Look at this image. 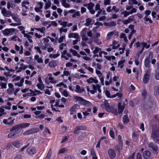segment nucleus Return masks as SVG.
<instances>
[{
  "mask_svg": "<svg viewBox=\"0 0 159 159\" xmlns=\"http://www.w3.org/2000/svg\"><path fill=\"white\" fill-rule=\"evenodd\" d=\"M153 141L159 143V129L158 128H153L151 135Z\"/></svg>",
  "mask_w": 159,
  "mask_h": 159,
  "instance_id": "1",
  "label": "nucleus"
},
{
  "mask_svg": "<svg viewBox=\"0 0 159 159\" xmlns=\"http://www.w3.org/2000/svg\"><path fill=\"white\" fill-rule=\"evenodd\" d=\"M30 124L28 123H22L20 124L15 125L12 127V130L19 129L20 130V129H25L29 127Z\"/></svg>",
  "mask_w": 159,
  "mask_h": 159,
  "instance_id": "2",
  "label": "nucleus"
},
{
  "mask_svg": "<svg viewBox=\"0 0 159 159\" xmlns=\"http://www.w3.org/2000/svg\"><path fill=\"white\" fill-rule=\"evenodd\" d=\"M10 130L11 132L8 135V137L9 138L15 137L18 135L21 132V130H19V129L12 130V128Z\"/></svg>",
  "mask_w": 159,
  "mask_h": 159,
  "instance_id": "3",
  "label": "nucleus"
},
{
  "mask_svg": "<svg viewBox=\"0 0 159 159\" xmlns=\"http://www.w3.org/2000/svg\"><path fill=\"white\" fill-rule=\"evenodd\" d=\"M92 90H91V92L92 94H93L95 93H96L97 90H98L99 93H100L101 92V86L98 84H93L92 85Z\"/></svg>",
  "mask_w": 159,
  "mask_h": 159,
  "instance_id": "4",
  "label": "nucleus"
},
{
  "mask_svg": "<svg viewBox=\"0 0 159 159\" xmlns=\"http://www.w3.org/2000/svg\"><path fill=\"white\" fill-rule=\"evenodd\" d=\"M94 6V4L92 2L84 5V6L86 7L89 10L90 13L92 14H94L95 13V10L93 9Z\"/></svg>",
  "mask_w": 159,
  "mask_h": 159,
  "instance_id": "5",
  "label": "nucleus"
},
{
  "mask_svg": "<svg viewBox=\"0 0 159 159\" xmlns=\"http://www.w3.org/2000/svg\"><path fill=\"white\" fill-rule=\"evenodd\" d=\"M16 31L14 28L7 29L2 31V33L6 35H12Z\"/></svg>",
  "mask_w": 159,
  "mask_h": 159,
  "instance_id": "6",
  "label": "nucleus"
},
{
  "mask_svg": "<svg viewBox=\"0 0 159 159\" xmlns=\"http://www.w3.org/2000/svg\"><path fill=\"white\" fill-rule=\"evenodd\" d=\"M137 11V9L135 8H133L129 11H124L121 12V15H123V17H127L130 14H132L134 13H135Z\"/></svg>",
  "mask_w": 159,
  "mask_h": 159,
  "instance_id": "7",
  "label": "nucleus"
},
{
  "mask_svg": "<svg viewBox=\"0 0 159 159\" xmlns=\"http://www.w3.org/2000/svg\"><path fill=\"white\" fill-rule=\"evenodd\" d=\"M151 71L150 70H148L146 73L144 75V77L143 78V82L144 84H146L148 81Z\"/></svg>",
  "mask_w": 159,
  "mask_h": 159,
  "instance_id": "8",
  "label": "nucleus"
},
{
  "mask_svg": "<svg viewBox=\"0 0 159 159\" xmlns=\"http://www.w3.org/2000/svg\"><path fill=\"white\" fill-rule=\"evenodd\" d=\"M39 129L31 128L24 132L23 134L24 135L30 134L37 133L39 131Z\"/></svg>",
  "mask_w": 159,
  "mask_h": 159,
  "instance_id": "9",
  "label": "nucleus"
},
{
  "mask_svg": "<svg viewBox=\"0 0 159 159\" xmlns=\"http://www.w3.org/2000/svg\"><path fill=\"white\" fill-rule=\"evenodd\" d=\"M1 13L3 16L6 17H10L12 15L11 12L10 11L7 10L5 8H3L2 9Z\"/></svg>",
  "mask_w": 159,
  "mask_h": 159,
  "instance_id": "10",
  "label": "nucleus"
},
{
  "mask_svg": "<svg viewBox=\"0 0 159 159\" xmlns=\"http://www.w3.org/2000/svg\"><path fill=\"white\" fill-rule=\"evenodd\" d=\"M8 88L7 90V92L9 94L11 95L14 93V85L11 83L8 84Z\"/></svg>",
  "mask_w": 159,
  "mask_h": 159,
  "instance_id": "11",
  "label": "nucleus"
},
{
  "mask_svg": "<svg viewBox=\"0 0 159 159\" xmlns=\"http://www.w3.org/2000/svg\"><path fill=\"white\" fill-rule=\"evenodd\" d=\"M42 49L44 50H47L48 52H50L54 50V49L52 47L50 44H46L42 46Z\"/></svg>",
  "mask_w": 159,
  "mask_h": 159,
  "instance_id": "12",
  "label": "nucleus"
},
{
  "mask_svg": "<svg viewBox=\"0 0 159 159\" xmlns=\"http://www.w3.org/2000/svg\"><path fill=\"white\" fill-rule=\"evenodd\" d=\"M107 152L110 157L111 159L114 158L116 156L115 151L112 148H109Z\"/></svg>",
  "mask_w": 159,
  "mask_h": 159,
  "instance_id": "13",
  "label": "nucleus"
},
{
  "mask_svg": "<svg viewBox=\"0 0 159 159\" xmlns=\"http://www.w3.org/2000/svg\"><path fill=\"white\" fill-rule=\"evenodd\" d=\"M125 104L124 102H119L118 104V112L121 113L125 108Z\"/></svg>",
  "mask_w": 159,
  "mask_h": 159,
  "instance_id": "14",
  "label": "nucleus"
},
{
  "mask_svg": "<svg viewBox=\"0 0 159 159\" xmlns=\"http://www.w3.org/2000/svg\"><path fill=\"white\" fill-rule=\"evenodd\" d=\"M27 152L29 155H32L36 153V149L35 147L31 146L29 147L26 150Z\"/></svg>",
  "mask_w": 159,
  "mask_h": 159,
  "instance_id": "15",
  "label": "nucleus"
},
{
  "mask_svg": "<svg viewBox=\"0 0 159 159\" xmlns=\"http://www.w3.org/2000/svg\"><path fill=\"white\" fill-rule=\"evenodd\" d=\"M86 129V127L84 125H79L76 127L74 130V133L75 134H78V131L80 130H85Z\"/></svg>",
  "mask_w": 159,
  "mask_h": 159,
  "instance_id": "16",
  "label": "nucleus"
},
{
  "mask_svg": "<svg viewBox=\"0 0 159 159\" xmlns=\"http://www.w3.org/2000/svg\"><path fill=\"white\" fill-rule=\"evenodd\" d=\"M86 28L83 29L81 32V35L82 36V40L84 41H86L88 40V38L86 34L85 30Z\"/></svg>",
  "mask_w": 159,
  "mask_h": 159,
  "instance_id": "17",
  "label": "nucleus"
},
{
  "mask_svg": "<svg viewBox=\"0 0 159 159\" xmlns=\"http://www.w3.org/2000/svg\"><path fill=\"white\" fill-rule=\"evenodd\" d=\"M148 146L155 152H157L158 151V149L157 146L153 142H151L149 143Z\"/></svg>",
  "mask_w": 159,
  "mask_h": 159,
  "instance_id": "18",
  "label": "nucleus"
},
{
  "mask_svg": "<svg viewBox=\"0 0 159 159\" xmlns=\"http://www.w3.org/2000/svg\"><path fill=\"white\" fill-rule=\"evenodd\" d=\"M45 80V83L47 84H48L50 83L55 84L57 82L56 80H55L52 77L50 78L47 77Z\"/></svg>",
  "mask_w": 159,
  "mask_h": 159,
  "instance_id": "19",
  "label": "nucleus"
},
{
  "mask_svg": "<svg viewBox=\"0 0 159 159\" xmlns=\"http://www.w3.org/2000/svg\"><path fill=\"white\" fill-rule=\"evenodd\" d=\"M75 91L78 93H81L85 91V90L83 87H81L79 85H76Z\"/></svg>",
  "mask_w": 159,
  "mask_h": 159,
  "instance_id": "20",
  "label": "nucleus"
},
{
  "mask_svg": "<svg viewBox=\"0 0 159 159\" xmlns=\"http://www.w3.org/2000/svg\"><path fill=\"white\" fill-rule=\"evenodd\" d=\"M86 82L88 83L89 84L93 83L97 84L98 82V81L96 78L93 77H90L87 80Z\"/></svg>",
  "mask_w": 159,
  "mask_h": 159,
  "instance_id": "21",
  "label": "nucleus"
},
{
  "mask_svg": "<svg viewBox=\"0 0 159 159\" xmlns=\"http://www.w3.org/2000/svg\"><path fill=\"white\" fill-rule=\"evenodd\" d=\"M73 99L75 101V102H78L82 104L84 99L81 97L74 96L73 97Z\"/></svg>",
  "mask_w": 159,
  "mask_h": 159,
  "instance_id": "22",
  "label": "nucleus"
},
{
  "mask_svg": "<svg viewBox=\"0 0 159 159\" xmlns=\"http://www.w3.org/2000/svg\"><path fill=\"white\" fill-rule=\"evenodd\" d=\"M79 107V106L77 104H75L73 106H72L70 108V115H73L74 114L75 112V110L76 109H78Z\"/></svg>",
  "mask_w": 159,
  "mask_h": 159,
  "instance_id": "23",
  "label": "nucleus"
},
{
  "mask_svg": "<svg viewBox=\"0 0 159 159\" xmlns=\"http://www.w3.org/2000/svg\"><path fill=\"white\" fill-rule=\"evenodd\" d=\"M68 37L69 38H74L75 39H77L80 38L79 34L76 33H70L68 35Z\"/></svg>",
  "mask_w": 159,
  "mask_h": 159,
  "instance_id": "24",
  "label": "nucleus"
},
{
  "mask_svg": "<svg viewBox=\"0 0 159 159\" xmlns=\"http://www.w3.org/2000/svg\"><path fill=\"white\" fill-rule=\"evenodd\" d=\"M15 119H14L13 120H12L10 122H8V120L7 119H4L3 120V123H4L5 124L9 125L11 126L14 123V121L15 120Z\"/></svg>",
  "mask_w": 159,
  "mask_h": 159,
  "instance_id": "25",
  "label": "nucleus"
},
{
  "mask_svg": "<svg viewBox=\"0 0 159 159\" xmlns=\"http://www.w3.org/2000/svg\"><path fill=\"white\" fill-rule=\"evenodd\" d=\"M11 16L12 18L16 22L19 23H20V20L18 17V15L17 14L13 13L12 14Z\"/></svg>",
  "mask_w": 159,
  "mask_h": 159,
  "instance_id": "26",
  "label": "nucleus"
},
{
  "mask_svg": "<svg viewBox=\"0 0 159 159\" xmlns=\"http://www.w3.org/2000/svg\"><path fill=\"white\" fill-rule=\"evenodd\" d=\"M151 155V152L149 151H145L143 153V157L145 159L149 158Z\"/></svg>",
  "mask_w": 159,
  "mask_h": 159,
  "instance_id": "27",
  "label": "nucleus"
},
{
  "mask_svg": "<svg viewBox=\"0 0 159 159\" xmlns=\"http://www.w3.org/2000/svg\"><path fill=\"white\" fill-rule=\"evenodd\" d=\"M58 62L57 61L53 60L48 63V66L51 68L55 67L57 65Z\"/></svg>",
  "mask_w": 159,
  "mask_h": 159,
  "instance_id": "28",
  "label": "nucleus"
},
{
  "mask_svg": "<svg viewBox=\"0 0 159 159\" xmlns=\"http://www.w3.org/2000/svg\"><path fill=\"white\" fill-rule=\"evenodd\" d=\"M34 59L39 63H43V60L41 57H39L38 55H36L34 56Z\"/></svg>",
  "mask_w": 159,
  "mask_h": 159,
  "instance_id": "29",
  "label": "nucleus"
},
{
  "mask_svg": "<svg viewBox=\"0 0 159 159\" xmlns=\"http://www.w3.org/2000/svg\"><path fill=\"white\" fill-rule=\"evenodd\" d=\"M82 66L85 67V69H86L87 70H88L91 73H93V69L92 68L88 66L86 64L84 63L82 64Z\"/></svg>",
  "mask_w": 159,
  "mask_h": 159,
  "instance_id": "30",
  "label": "nucleus"
},
{
  "mask_svg": "<svg viewBox=\"0 0 159 159\" xmlns=\"http://www.w3.org/2000/svg\"><path fill=\"white\" fill-rule=\"evenodd\" d=\"M92 21V19L90 18H87L85 20V23L84 24L85 25L87 26H89L90 25Z\"/></svg>",
  "mask_w": 159,
  "mask_h": 159,
  "instance_id": "31",
  "label": "nucleus"
},
{
  "mask_svg": "<svg viewBox=\"0 0 159 159\" xmlns=\"http://www.w3.org/2000/svg\"><path fill=\"white\" fill-rule=\"evenodd\" d=\"M120 37L121 39H123L124 41L126 43H127L128 40L125 34L124 33H121L120 35Z\"/></svg>",
  "mask_w": 159,
  "mask_h": 159,
  "instance_id": "32",
  "label": "nucleus"
},
{
  "mask_svg": "<svg viewBox=\"0 0 159 159\" xmlns=\"http://www.w3.org/2000/svg\"><path fill=\"white\" fill-rule=\"evenodd\" d=\"M24 79L23 78H21L20 82L15 83V85L18 87H22L23 85V83L24 82Z\"/></svg>",
  "mask_w": 159,
  "mask_h": 159,
  "instance_id": "33",
  "label": "nucleus"
},
{
  "mask_svg": "<svg viewBox=\"0 0 159 159\" xmlns=\"http://www.w3.org/2000/svg\"><path fill=\"white\" fill-rule=\"evenodd\" d=\"M82 105L89 107L92 105V103L89 101L84 99Z\"/></svg>",
  "mask_w": 159,
  "mask_h": 159,
  "instance_id": "34",
  "label": "nucleus"
},
{
  "mask_svg": "<svg viewBox=\"0 0 159 159\" xmlns=\"http://www.w3.org/2000/svg\"><path fill=\"white\" fill-rule=\"evenodd\" d=\"M91 155L92 157V159H98L95 152L93 149H91L90 151Z\"/></svg>",
  "mask_w": 159,
  "mask_h": 159,
  "instance_id": "35",
  "label": "nucleus"
},
{
  "mask_svg": "<svg viewBox=\"0 0 159 159\" xmlns=\"http://www.w3.org/2000/svg\"><path fill=\"white\" fill-rule=\"evenodd\" d=\"M91 111V109L90 108H89L84 111H83L82 113L84 116H87L90 114L89 113Z\"/></svg>",
  "mask_w": 159,
  "mask_h": 159,
  "instance_id": "36",
  "label": "nucleus"
},
{
  "mask_svg": "<svg viewBox=\"0 0 159 159\" xmlns=\"http://www.w3.org/2000/svg\"><path fill=\"white\" fill-rule=\"evenodd\" d=\"M106 110L108 112H111L113 107H111L108 103L105 104Z\"/></svg>",
  "mask_w": 159,
  "mask_h": 159,
  "instance_id": "37",
  "label": "nucleus"
},
{
  "mask_svg": "<svg viewBox=\"0 0 159 159\" xmlns=\"http://www.w3.org/2000/svg\"><path fill=\"white\" fill-rule=\"evenodd\" d=\"M123 96V94L120 93H117L116 94L113 95L112 97H113V98H115L116 97V96L118 97V98H119V99H121Z\"/></svg>",
  "mask_w": 159,
  "mask_h": 159,
  "instance_id": "38",
  "label": "nucleus"
},
{
  "mask_svg": "<svg viewBox=\"0 0 159 159\" xmlns=\"http://www.w3.org/2000/svg\"><path fill=\"white\" fill-rule=\"evenodd\" d=\"M36 86L38 89L40 90H43L45 88L44 85L43 83H38Z\"/></svg>",
  "mask_w": 159,
  "mask_h": 159,
  "instance_id": "39",
  "label": "nucleus"
},
{
  "mask_svg": "<svg viewBox=\"0 0 159 159\" xmlns=\"http://www.w3.org/2000/svg\"><path fill=\"white\" fill-rule=\"evenodd\" d=\"M123 122L125 124H126L129 122V120L127 115H124L123 118Z\"/></svg>",
  "mask_w": 159,
  "mask_h": 159,
  "instance_id": "40",
  "label": "nucleus"
},
{
  "mask_svg": "<svg viewBox=\"0 0 159 159\" xmlns=\"http://www.w3.org/2000/svg\"><path fill=\"white\" fill-rule=\"evenodd\" d=\"M29 4L30 2L29 1H24L21 3V6L27 9L28 7L26 5H29Z\"/></svg>",
  "mask_w": 159,
  "mask_h": 159,
  "instance_id": "41",
  "label": "nucleus"
},
{
  "mask_svg": "<svg viewBox=\"0 0 159 159\" xmlns=\"http://www.w3.org/2000/svg\"><path fill=\"white\" fill-rule=\"evenodd\" d=\"M150 61L149 60V59L148 58H146L144 61V65L146 67H150Z\"/></svg>",
  "mask_w": 159,
  "mask_h": 159,
  "instance_id": "42",
  "label": "nucleus"
},
{
  "mask_svg": "<svg viewBox=\"0 0 159 159\" xmlns=\"http://www.w3.org/2000/svg\"><path fill=\"white\" fill-rule=\"evenodd\" d=\"M60 56V54L59 53H57L56 54H49V57L50 58H53L54 59H55L56 58H57Z\"/></svg>",
  "mask_w": 159,
  "mask_h": 159,
  "instance_id": "43",
  "label": "nucleus"
},
{
  "mask_svg": "<svg viewBox=\"0 0 159 159\" xmlns=\"http://www.w3.org/2000/svg\"><path fill=\"white\" fill-rule=\"evenodd\" d=\"M94 50L93 51V53L94 54L98 53L101 50V49L98 47H95Z\"/></svg>",
  "mask_w": 159,
  "mask_h": 159,
  "instance_id": "44",
  "label": "nucleus"
},
{
  "mask_svg": "<svg viewBox=\"0 0 159 159\" xmlns=\"http://www.w3.org/2000/svg\"><path fill=\"white\" fill-rule=\"evenodd\" d=\"M18 28L21 31V33L23 35L25 33V28L23 26H19L18 27Z\"/></svg>",
  "mask_w": 159,
  "mask_h": 159,
  "instance_id": "45",
  "label": "nucleus"
},
{
  "mask_svg": "<svg viewBox=\"0 0 159 159\" xmlns=\"http://www.w3.org/2000/svg\"><path fill=\"white\" fill-rule=\"evenodd\" d=\"M52 153V150L51 149H50L47 154L45 159H50Z\"/></svg>",
  "mask_w": 159,
  "mask_h": 159,
  "instance_id": "46",
  "label": "nucleus"
},
{
  "mask_svg": "<svg viewBox=\"0 0 159 159\" xmlns=\"http://www.w3.org/2000/svg\"><path fill=\"white\" fill-rule=\"evenodd\" d=\"M51 6V2L50 0L48 1V2H46L44 7L45 10H47Z\"/></svg>",
  "mask_w": 159,
  "mask_h": 159,
  "instance_id": "47",
  "label": "nucleus"
},
{
  "mask_svg": "<svg viewBox=\"0 0 159 159\" xmlns=\"http://www.w3.org/2000/svg\"><path fill=\"white\" fill-rule=\"evenodd\" d=\"M126 44H124L123 45V48H120L119 49V50H122V51H120V54H122L123 53H124V51H125V47H126Z\"/></svg>",
  "mask_w": 159,
  "mask_h": 159,
  "instance_id": "48",
  "label": "nucleus"
},
{
  "mask_svg": "<svg viewBox=\"0 0 159 159\" xmlns=\"http://www.w3.org/2000/svg\"><path fill=\"white\" fill-rule=\"evenodd\" d=\"M104 57L107 60L110 61L111 59L112 60H114L115 59V57L114 56H104Z\"/></svg>",
  "mask_w": 159,
  "mask_h": 159,
  "instance_id": "49",
  "label": "nucleus"
},
{
  "mask_svg": "<svg viewBox=\"0 0 159 159\" xmlns=\"http://www.w3.org/2000/svg\"><path fill=\"white\" fill-rule=\"evenodd\" d=\"M100 37V33H95V36L94 37H93V38H94V39H94V41L96 43H97L98 42V40L97 39H96V38H98Z\"/></svg>",
  "mask_w": 159,
  "mask_h": 159,
  "instance_id": "50",
  "label": "nucleus"
},
{
  "mask_svg": "<svg viewBox=\"0 0 159 159\" xmlns=\"http://www.w3.org/2000/svg\"><path fill=\"white\" fill-rule=\"evenodd\" d=\"M27 67V66H24L23 67H20L19 70H16V73H17L20 72H21L23 70H25V69H26Z\"/></svg>",
  "mask_w": 159,
  "mask_h": 159,
  "instance_id": "51",
  "label": "nucleus"
},
{
  "mask_svg": "<svg viewBox=\"0 0 159 159\" xmlns=\"http://www.w3.org/2000/svg\"><path fill=\"white\" fill-rule=\"evenodd\" d=\"M13 145L16 148H19L20 146V143L18 141H15L13 143Z\"/></svg>",
  "mask_w": 159,
  "mask_h": 159,
  "instance_id": "52",
  "label": "nucleus"
},
{
  "mask_svg": "<svg viewBox=\"0 0 159 159\" xmlns=\"http://www.w3.org/2000/svg\"><path fill=\"white\" fill-rule=\"evenodd\" d=\"M113 35V34L112 31L108 33L106 39L107 40L110 39L111 38Z\"/></svg>",
  "mask_w": 159,
  "mask_h": 159,
  "instance_id": "53",
  "label": "nucleus"
},
{
  "mask_svg": "<svg viewBox=\"0 0 159 159\" xmlns=\"http://www.w3.org/2000/svg\"><path fill=\"white\" fill-rule=\"evenodd\" d=\"M105 94L107 97L110 98H113V97H112V95H110V93L109 91L108 90H106L105 92Z\"/></svg>",
  "mask_w": 159,
  "mask_h": 159,
  "instance_id": "54",
  "label": "nucleus"
},
{
  "mask_svg": "<svg viewBox=\"0 0 159 159\" xmlns=\"http://www.w3.org/2000/svg\"><path fill=\"white\" fill-rule=\"evenodd\" d=\"M124 62H125V61H124V60L120 61L118 63V67H119L121 68H122L124 66V65H123V64L124 63Z\"/></svg>",
  "mask_w": 159,
  "mask_h": 159,
  "instance_id": "55",
  "label": "nucleus"
},
{
  "mask_svg": "<svg viewBox=\"0 0 159 159\" xmlns=\"http://www.w3.org/2000/svg\"><path fill=\"white\" fill-rule=\"evenodd\" d=\"M45 116V114H40L39 115L36 116L35 118L36 119L40 118L42 119Z\"/></svg>",
  "mask_w": 159,
  "mask_h": 159,
  "instance_id": "56",
  "label": "nucleus"
},
{
  "mask_svg": "<svg viewBox=\"0 0 159 159\" xmlns=\"http://www.w3.org/2000/svg\"><path fill=\"white\" fill-rule=\"evenodd\" d=\"M12 77L14 78L13 80V81H18L20 79V76H16L15 75H13Z\"/></svg>",
  "mask_w": 159,
  "mask_h": 159,
  "instance_id": "57",
  "label": "nucleus"
},
{
  "mask_svg": "<svg viewBox=\"0 0 159 159\" xmlns=\"http://www.w3.org/2000/svg\"><path fill=\"white\" fill-rule=\"evenodd\" d=\"M59 30L60 33H61L62 32L66 33L67 32V30L66 28H61L59 29Z\"/></svg>",
  "mask_w": 159,
  "mask_h": 159,
  "instance_id": "58",
  "label": "nucleus"
},
{
  "mask_svg": "<svg viewBox=\"0 0 159 159\" xmlns=\"http://www.w3.org/2000/svg\"><path fill=\"white\" fill-rule=\"evenodd\" d=\"M70 52H71L72 55L74 56H76V54H77V52L74 49H70Z\"/></svg>",
  "mask_w": 159,
  "mask_h": 159,
  "instance_id": "59",
  "label": "nucleus"
},
{
  "mask_svg": "<svg viewBox=\"0 0 159 159\" xmlns=\"http://www.w3.org/2000/svg\"><path fill=\"white\" fill-rule=\"evenodd\" d=\"M43 43L44 44V45H45L46 44H49V43H48L49 42V40L47 38H44L43 39Z\"/></svg>",
  "mask_w": 159,
  "mask_h": 159,
  "instance_id": "60",
  "label": "nucleus"
},
{
  "mask_svg": "<svg viewBox=\"0 0 159 159\" xmlns=\"http://www.w3.org/2000/svg\"><path fill=\"white\" fill-rule=\"evenodd\" d=\"M1 87V89H6L7 88V84L3 82H1L0 84Z\"/></svg>",
  "mask_w": 159,
  "mask_h": 159,
  "instance_id": "61",
  "label": "nucleus"
},
{
  "mask_svg": "<svg viewBox=\"0 0 159 159\" xmlns=\"http://www.w3.org/2000/svg\"><path fill=\"white\" fill-rule=\"evenodd\" d=\"M66 149L65 148H63L61 149H60L58 152V154H61L64 153L66 152Z\"/></svg>",
  "mask_w": 159,
  "mask_h": 159,
  "instance_id": "62",
  "label": "nucleus"
},
{
  "mask_svg": "<svg viewBox=\"0 0 159 159\" xmlns=\"http://www.w3.org/2000/svg\"><path fill=\"white\" fill-rule=\"evenodd\" d=\"M136 32V30H133V31H131V32L130 33V34L128 35V39L130 40L132 37V36L133 35V34L134 33H135Z\"/></svg>",
  "mask_w": 159,
  "mask_h": 159,
  "instance_id": "63",
  "label": "nucleus"
},
{
  "mask_svg": "<svg viewBox=\"0 0 159 159\" xmlns=\"http://www.w3.org/2000/svg\"><path fill=\"white\" fill-rule=\"evenodd\" d=\"M34 49L35 50H36L37 51L39 54H42V52L39 47L37 46H35L34 47Z\"/></svg>",
  "mask_w": 159,
  "mask_h": 159,
  "instance_id": "64",
  "label": "nucleus"
}]
</instances>
